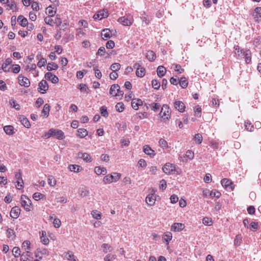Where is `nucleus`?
I'll return each instance as SVG.
<instances>
[{
	"instance_id": "obj_1",
	"label": "nucleus",
	"mask_w": 261,
	"mask_h": 261,
	"mask_svg": "<svg viewBox=\"0 0 261 261\" xmlns=\"http://www.w3.org/2000/svg\"><path fill=\"white\" fill-rule=\"evenodd\" d=\"M120 173H113L112 174H108L103 177V181L105 184L111 183L117 181L120 178Z\"/></svg>"
},
{
	"instance_id": "obj_2",
	"label": "nucleus",
	"mask_w": 261,
	"mask_h": 261,
	"mask_svg": "<svg viewBox=\"0 0 261 261\" xmlns=\"http://www.w3.org/2000/svg\"><path fill=\"white\" fill-rule=\"evenodd\" d=\"M110 94L114 96H122L123 91L120 90V86L118 84H113L110 89Z\"/></svg>"
},
{
	"instance_id": "obj_3",
	"label": "nucleus",
	"mask_w": 261,
	"mask_h": 261,
	"mask_svg": "<svg viewBox=\"0 0 261 261\" xmlns=\"http://www.w3.org/2000/svg\"><path fill=\"white\" fill-rule=\"evenodd\" d=\"M20 201L21 206L23 207L27 211H30V206L32 204L31 200L29 199L27 196L23 195L21 197Z\"/></svg>"
},
{
	"instance_id": "obj_4",
	"label": "nucleus",
	"mask_w": 261,
	"mask_h": 261,
	"mask_svg": "<svg viewBox=\"0 0 261 261\" xmlns=\"http://www.w3.org/2000/svg\"><path fill=\"white\" fill-rule=\"evenodd\" d=\"M162 170L165 173L170 174L176 171V166L174 164L167 163L162 167Z\"/></svg>"
},
{
	"instance_id": "obj_5",
	"label": "nucleus",
	"mask_w": 261,
	"mask_h": 261,
	"mask_svg": "<svg viewBox=\"0 0 261 261\" xmlns=\"http://www.w3.org/2000/svg\"><path fill=\"white\" fill-rule=\"evenodd\" d=\"M134 68H136V74L138 77H142L145 74V69L141 67L140 63H137L134 64Z\"/></svg>"
},
{
	"instance_id": "obj_6",
	"label": "nucleus",
	"mask_w": 261,
	"mask_h": 261,
	"mask_svg": "<svg viewBox=\"0 0 261 261\" xmlns=\"http://www.w3.org/2000/svg\"><path fill=\"white\" fill-rule=\"evenodd\" d=\"M160 115L164 119H168L170 117L169 107L167 105H164L162 107Z\"/></svg>"
},
{
	"instance_id": "obj_7",
	"label": "nucleus",
	"mask_w": 261,
	"mask_h": 261,
	"mask_svg": "<svg viewBox=\"0 0 261 261\" xmlns=\"http://www.w3.org/2000/svg\"><path fill=\"white\" fill-rule=\"evenodd\" d=\"M18 83L21 86L25 87H29L30 85V82L29 80L22 75H19L18 77Z\"/></svg>"
},
{
	"instance_id": "obj_8",
	"label": "nucleus",
	"mask_w": 261,
	"mask_h": 261,
	"mask_svg": "<svg viewBox=\"0 0 261 261\" xmlns=\"http://www.w3.org/2000/svg\"><path fill=\"white\" fill-rule=\"evenodd\" d=\"M38 91L44 94L48 89V85L47 82L45 80H42L39 83Z\"/></svg>"
},
{
	"instance_id": "obj_9",
	"label": "nucleus",
	"mask_w": 261,
	"mask_h": 261,
	"mask_svg": "<svg viewBox=\"0 0 261 261\" xmlns=\"http://www.w3.org/2000/svg\"><path fill=\"white\" fill-rule=\"evenodd\" d=\"M221 184L223 187L225 188H229L231 190H233L234 188V185L233 182L227 178H223L221 181Z\"/></svg>"
},
{
	"instance_id": "obj_10",
	"label": "nucleus",
	"mask_w": 261,
	"mask_h": 261,
	"mask_svg": "<svg viewBox=\"0 0 261 261\" xmlns=\"http://www.w3.org/2000/svg\"><path fill=\"white\" fill-rule=\"evenodd\" d=\"M64 257L65 259L68 261H79L77 257L74 255V253L71 251H68L64 253Z\"/></svg>"
},
{
	"instance_id": "obj_11",
	"label": "nucleus",
	"mask_w": 261,
	"mask_h": 261,
	"mask_svg": "<svg viewBox=\"0 0 261 261\" xmlns=\"http://www.w3.org/2000/svg\"><path fill=\"white\" fill-rule=\"evenodd\" d=\"M45 78L47 80L50 81L53 84H57L59 82L58 77L51 72H47L45 74Z\"/></svg>"
},
{
	"instance_id": "obj_12",
	"label": "nucleus",
	"mask_w": 261,
	"mask_h": 261,
	"mask_svg": "<svg viewBox=\"0 0 261 261\" xmlns=\"http://www.w3.org/2000/svg\"><path fill=\"white\" fill-rule=\"evenodd\" d=\"M108 13L107 11L103 10L102 11H98L97 13L95 14L93 16V18L95 20L99 19L101 20L103 18L108 17Z\"/></svg>"
},
{
	"instance_id": "obj_13",
	"label": "nucleus",
	"mask_w": 261,
	"mask_h": 261,
	"mask_svg": "<svg viewBox=\"0 0 261 261\" xmlns=\"http://www.w3.org/2000/svg\"><path fill=\"white\" fill-rule=\"evenodd\" d=\"M174 106L175 109L180 112H184L186 108L185 104L180 101H175L174 103Z\"/></svg>"
},
{
	"instance_id": "obj_14",
	"label": "nucleus",
	"mask_w": 261,
	"mask_h": 261,
	"mask_svg": "<svg viewBox=\"0 0 261 261\" xmlns=\"http://www.w3.org/2000/svg\"><path fill=\"white\" fill-rule=\"evenodd\" d=\"M20 213V209L18 206H14L10 212V216L13 218H17Z\"/></svg>"
},
{
	"instance_id": "obj_15",
	"label": "nucleus",
	"mask_w": 261,
	"mask_h": 261,
	"mask_svg": "<svg viewBox=\"0 0 261 261\" xmlns=\"http://www.w3.org/2000/svg\"><path fill=\"white\" fill-rule=\"evenodd\" d=\"M32 254L29 251L24 252L20 257L21 261H32Z\"/></svg>"
},
{
	"instance_id": "obj_16",
	"label": "nucleus",
	"mask_w": 261,
	"mask_h": 261,
	"mask_svg": "<svg viewBox=\"0 0 261 261\" xmlns=\"http://www.w3.org/2000/svg\"><path fill=\"white\" fill-rule=\"evenodd\" d=\"M118 21L122 25L125 26L130 25L132 23L130 19H128L127 18H126L125 17H120L118 19Z\"/></svg>"
},
{
	"instance_id": "obj_17",
	"label": "nucleus",
	"mask_w": 261,
	"mask_h": 261,
	"mask_svg": "<svg viewBox=\"0 0 261 261\" xmlns=\"http://www.w3.org/2000/svg\"><path fill=\"white\" fill-rule=\"evenodd\" d=\"M12 62V60L10 58H7L5 62L2 64V66L1 67L2 69H3L5 72H9L10 68L7 69V67L8 65H10Z\"/></svg>"
},
{
	"instance_id": "obj_18",
	"label": "nucleus",
	"mask_w": 261,
	"mask_h": 261,
	"mask_svg": "<svg viewBox=\"0 0 261 261\" xmlns=\"http://www.w3.org/2000/svg\"><path fill=\"white\" fill-rule=\"evenodd\" d=\"M101 35L103 39H105L106 40L111 38L112 34L110 29H105L101 31Z\"/></svg>"
},
{
	"instance_id": "obj_19",
	"label": "nucleus",
	"mask_w": 261,
	"mask_h": 261,
	"mask_svg": "<svg viewBox=\"0 0 261 261\" xmlns=\"http://www.w3.org/2000/svg\"><path fill=\"white\" fill-rule=\"evenodd\" d=\"M155 201V198L153 194H149L146 198V202L149 206L154 205Z\"/></svg>"
},
{
	"instance_id": "obj_20",
	"label": "nucleus",
	"mask_w": 261,
	"mask_h": 261,
	"mask_svg": "<svg viewBox=\"0 0 261 261\" xmlns=\"http://www.w3.org/2000/svg\"><path fill=\"white\" fill-rule=\"evenodd\" d=\"M41 242L44 245H47L49 243V239L46 237V232L45 231L42 230L40 236Z\"/></svg>"
},
{
	"instance_id": "obj_21",
	"label": "nucleus",
	"mask_w": 261,
	"mask_h": 261,
	"mask_svg": "<svg viewBox=\"0 0 261 261\" xmlns=\"http://www.w3.org/2000/svg\"><path fill=\"white\" fill-rule=\"evenodd\" d=\"M94 172L98 175L100 174L105 175L107 173V169L105 167L97 166L95 167Z\"/></svg>"
},
{
	"instance_id": "obj_22",
	"label": "nucleus",
	"mask_w": 261,
	"mask_h": 261,
	"mask_svg": "<svg viewBox=\"0 0 261 261\" xmlns=\"http://www.w3.org/2000/svg\"><path fill=\"white\" fill-rule=\"evenodd\" d=\"M146 58L150 62L153 61L156 58V55L152 50H148L146 55Z\"/></svg>"
},
{
	"instance_id": "obj_23",
	"label": "nucleus",
	"mask_w": 261,
	"mask_h": 261,
	"mask_svg": "<svg viewBox=\"0 0 261 261\" xmlns=\"http://www.w3.org/2000/svg\"><path fill=\"white\" fill-rule=\"evenodd\" d=\"M17 21L19 24L23 27H25L28 24V20L27 18L23 17L22 15H19L17 18Z\"/></svg>"
},
{
	"instance_id": "obj_24",
	"label": "nucleus",
	"mask_w": 261,
	"mask_h": 261,
	"mask_svg": "<svg viewBox=\"0 0 261 261\" xmlns=\"http://www.w3.org/2000/svg\"><path fill=\"white\" fill-rule=\"evenodd\" d=\"M77 136L80 138H83L88 135V132L85 128H79L77 130Z\"/></svg>"
},
{
	"instance_id": "obj_25",
	"label": "nucleus",
	"mask_w": 261,
	"mask_h": 261,
	"mask_svg": "<svg viewBox=\"0 0 261 261\" xmlns=\"http://www.w3.org/2000/svg\"><path fill=\"white\" fill-rule=\"evenodd\" d=\"M157 74L160 77L164 76L166 72V69L163 66H159L157 68Z\"/></svg>"
},
{
	"instance_id": "obj_26",
	"label": "nucleus",
	"mask_w": 261,
	"mask_h": 261,
	"mask_svg": "<svg viewBox=\"0 0 261 261\" xmlns=\"http://www.w3.org/2000/svg\"><path fill=\"white\" fill-rule=\"evenodd\" d=\"M79 156L82 158L86 162H90L91 158L89 154L87 153H79Z\"/></svg>"
},
{
	"instance_id": "obj_27",
	"label": "nucleus",
	"mask_w": 261,
	"mask_h": 261,
	"mask_svg": "<svg viewBox=\"0 0 261 261\" xmlns=\"http://www.w3.org/2000/svg\"><path fill=\"white\" fill-rule=\"evenodd\" d=\"M172 238V234L170 232L167 231L164 233L163 239L166 242L167 244H169L170 241Z\"/></svg>"
},
{
	"instance_id": "obj_28",
	"label": "nucleus",
	"mask_w": 261,
	"mask_h": 261,
	"mask_svg": "<svg viewBox=\"0 0 261 261\" xmlns=\"http://www.w3.org/2000/svg\"><path fill=\"white\" fill-rule=\"evenodd\" d=\"M4 130L6 134L8 135H12L14 133V127L12 125H6L4 126Z\"/></svg>"
},
{
	"instance_id": "obj_29",
	"label": "nucleus",
	"mask_w": 261,
	"mask_h": 261,
	"mask_svg": "<svg viewBox=\"0 0 261 261\" xmlns=\"http://www.w3.org/2000/svg\"><path fill=\"white\" fill-rule=\"evenodd\" d=\"M143 151L145 153L149 155H154V151L152 150L148 145H145L143 147Z\"/></svg>"
},
{
	"instance_id": "obj_30",
	"label": "nucleus",
	"mask_w": 261,
	"mask_h": 261,
	"mask_svg": "<svg viewBox=\"0 0 261 261\" xmlns=\"http://www.w3.org/2000/svg\"><path fill=\"white\" fill-rule=\"evenodd\" d=\"M20 121L21 124L27 128H30L31 126V124L29 120L23 116H21L20 117Z\"/></svg>"
},
{
	"instance_id": "obj_31",
	"label": "nucleus",
	"mask_w": 261,
	"mask_h": 261,
	"mask_svg": "<svg viewBox=\"0 0 261 261\" xmlns=\"http://www.w3.org/2000/svg\"><path fill=\"white\" fill-rule=\"evenodd\" d=\"M241 53H243V51L241 50ZM243 55L245 58V61L247 63H249L251 62V52L249 50H247L245 51H243Z\"/></svg>"
},
{
	"instance_id": "obj_32",
	"label": "nucleus",
	"mask_w": 261,
	"mask_h": 261,
	"mask_svg": "<svg viewBox=\"0 0 261 261\" xmlns=\"http://www.w3.org/2000/svg\"><path fill=\"white\" fill-rule=\"evenodd\" d=\"M50 110V106L49 104L46 103L43 107V109L42 110L41 113L45 117H47L49 115V112Z\"/></svg>"
},
{
	"instance_id": "obj_33",
	"label": "nucleus",
	"mask_w": 261,
	"mask_h": 261,
	"mask_svg": "<svg viewBox=\"0 0 261 261\" xmlns=\"http://www.w3.org/2000/svg\"><path fill=\"white\" fill-rule=\"evenodd\" d=\"M68 168L70 171L76 173L79 172L82 170V167L77 165H70Z\"/></svg>"
},
{
	"instance_id": "obj_34",
	"label": "nucleus",
	"mask_w": 261,
	"mask_h": 261,
	"mask_svg": "<svg viewBox=\"0 0 261 261\" xmlns=\"http://www.w3.org/2000/svg\"><path fill=\"white\" fill-rule=\"evenodd\" d=\"M58 68V65L54 62L48 63L47 66V70L48 71H51L57 70Z\"/></svg>"
},
{
	"instance_id": "obj_35",
	"label": "nucleus",
	"mask_w": 261,
	"mask_h": 261,
	"mask_svg": "<svg viewBox=\"0 0 261 261\" xmlns=\"http://www.w3.org/2000/svg\"><path fill=\"white\" fill-rule=\"evenodd\" d=\"M178 83L182 88H186L188 85V82L186 80V77L184 76L181 77L180 78L179 81L178 82Z\"/></svg>"
},
{
	"instance_id": "obj_36",
	"label": "nucleus",
	"mask_w": 261,
	"mask_h": 261,
	"mask_svg": "<svg viewBox=\"0 0 261 261\" xmlns=\"http://www.w3.org/2000/svg\"><path fill=\"white\" fill-rule=\"evenodd\" d=\"M55 138L58 140H62L65 138L63 132L60 129H56Z\"/></svg>"
},
{
	"instance_id": "obj_37",
	"label": "nucleus",
	"mask_w": 261,
	"mask_h": 261,
	"mask_svg": "<svg viewBox=\"0 0 261 261\" xmlns=\"http://www.w3.org/2000/svg\"><path fill=\"white\" fill-rule=\"evenodd\" d=\"M101 248L105 253L111 252L113 250V248L110 245L105 243L102 244Z\"/></svg>"
},
{
	"instance_id": "obj_38",
	"label": "nucleus",
	"mask_w": 261,
	"mask_h": 261,
	"mask_svg": "<svg viewBox=\"0 0 261 261\" xmlns=\"http://www.w3.org/2000/svg\"><path fill=\"white\" fill-rule=\"evenodd\" d=\"M48 184L51 187H54L56 184V180L52 175H49L47 177Z\"/></svg>"
},
{
	"instance_id": "obj_39",
	"label": "nucleus",
	"mask_w": 261,
	"mask_h": 261,
	"mask_svg": "<svg viewBox=\"0 0 261 261\" xmlns=\"http://www.w3.org/2000/svg\"><path fill=\"white\" fill-rule=\"evenodd\" d=\"M242 237L241 234L237 235L234 240V245L237 246H240L242 242Z\"/></svg>"
},
{
	"instance_id": "obj_40",
	"label": "nucleus",
	"mask_w": 261,
	"mask_h": 261,
	"mask_svg": "<svg viewBox=\"0 0 261 261\" xmlns=\"http://www.w3.org/2000/svg\"><path fill=\"white\" fill-rule=\"evenodd\" d=\"M56 129L50 128V129H49L48 132L46 134H45V137H46L47 138H50L51 137H55L56 134Z\"/></svg>"
},
{
	"instance_id": "obj_41",
	"label": "nucleus",
	"mask_w": 261,
	"mask_h": 261,
	"mask_svg": "<svg viewBox=\"0 0 261 261\" xmlns=\"http://www.w3.org/2000/svg\"><path fill=\"white\" fill-rule=\"evenodd\" d=\"M9 103L13 108L15 109L16 110H19L20 108L19 105L16 103V101L13 99L10 100Z\"/></svg>"
},
{
	"instance_id": "obj_42",
	"label": "nucleus",
	"mask_w": 261,
	"mask_h": 261,
	"mask_svg": "<svg viewBox=\"0 0 261 261\" xmlns=\"http://www.w3.org/2000/svg\"><path fill=\"white\" fill-rule=\"evenodd\" d=\"M7 236L10 239L13 240L15 237L14 229H7Z\"/></svg>"
},
{
	"instance_id": "obj_43",
	"label": "nucleus",
	"mask_w": 261,
	"mask_h": 261,
	"mask_svg": "<svg viewBox=\"0 0 261 261\" xmlns=\"http://www.w3.org/2000/svg\"><path fill=\"white\" fill-rule=\"evenodd\" d=\"M30 245L31 243L29 241H25L22 244V248L26 250V251H29L31 249Z\"/></svg>"
},
{
	"instance_id": "obj_44",
	"label": "nucleus",
	"mask_w": 261,
	"mask_h": 261,
	"mask_svg": "<svg viewBox=\"0 0 261 261\" xmlns=\"http://www.w3.org/2000/svg\"><path fill=\"white\" fill-rule=\"evenodd\" d=\"M91 215L96 220H99L101 218V213L97 210L92 211Z\"/></svg>"
},
{
	"instance_id": "obj_45",
	"label": "nucleus",
	"mask_w": 261,
	"mask_h": 261,
	"mask_svg": "<svg viewBox=\"0 0 261 261\" xmlns=\"http://www.w3.org/2000/svg\"><path fill=\"white\" fill-rule=\"evenodd\" d=\"M245 128L248 131L252 132L253 130L254 126L251 124V123L249 121L245 122Z\"/></svg>"
},
{
	"instance_id": "obj_46",
	"label": "nucleus",
	"mask_w": 261,
	"mask_h": 261,
	"mask_svg": "<svg viewBox=\"0 0 261 261\" xmlns=\"http://www.w3.org/2000/svg\"><path fill=\"white\" fill-rule=\"evenodd\" d=\"M45 196L39 192L35 193L33 195V198L36 201L42 199Z\"/></svg>"
},
{
	"instance_id": "obj_47",
	"label": "nucleus",
	"mask_w": 261,
	"mask_h": 261,
	"mask_svg": "<svg viewBox=\"0 0 261 261\" xmlns=\"http://www.w3.org/2000/svg\"><path fill=\"white\" fill-rule=\"evenodd\" d=\"M116 110L117 111L119 112H122L124 109V105L122 102H120L117 103L115 106Z\"/></svg>"
},
{
	"instance_id": "obj_48",
	"label": "nucleus",
	"mask_w": 261,
	"mask_h": 261,
	"mask_svg": "<svg viewBox=\"0 0 261 261\" xmlns=\"http://www.w3.org/2000/svg\"><path fill=\"white\" fill-rule=\"evenodd\" d=\"M116 258V255L115 254H108L104 257V261H113Z\"/></svg>"
},
{
	"instance_id": "obj_49",
	"label": "nucleus",
	"mask_w": 261,
	"mask_h": 261,
	"mask_svg": "<svg viewBox=\"0 0 261 261\" xmlns=\"http://www.w3.org/2000/svg\"><path fill=\"white\" fill-rule=\"evenodd\" d=\"M202 222L205 225L211 226L212 224V220L210 218L205 217L202 220Z\"/></svg>"
},
{
	"instance_id": "obj_50",
	"label": "nucleus",
	"mask_w": 261,
	"mask_h": 261,
	"mask_svg": "<svg viewBox=\"0 0 261 261\" xmlns=\"http://www.w3.org/2000/svg\"><path fill=\"white\" fill-rule=\"evenodd\" d=\"M100 112L101 115L103 117H108V112L107 110V108L105 106H102L100 108Z\"/></svg>"
},
{
	"instance_id": "obj_51",
	"label": "nucleus",
	"mask_w": 261,
	"mask_h": 261,
	"mask_svg": "<svg viewBox=\"0 0 261 261\" xmlns=\"http://www.w3.org/2000/svg\"><path fill=\"white\" fill-rule=\"evenodd\" d=\"M120 66H121L119 63H115L113 64L111 66L110 68L113 71H116L120 69Z\"/></svg>"
},
{
	"instance_id": "obj_52",
	"label": "nucleus",
	"mask_w": 261,
	"mask_h": 261,
	"mask_svg": "<svg viewBox=\"0 0 261 261\" xmlns=\"http://www.w3.org/2000/svg\"><path fill=\"white\" fill-rule=\"evenodd\" d=\"M13 253L15 257H18L20 255V250L17 247H14L12 250Z\"/></svg>"
},
{
	"instance_id": "obj_53",
	"label": "nucleus",
	"mask_w": 261,
	"mask_h": 261,
	"mask_svg": "<svg viewBox=\"0 0 261 261\" xmlns=\"http://www.w3.org/2000/svg\"><path fill=\"white\" fill-rule=\"evenodd\" d=\"M89 193V191L86 190L85 188H82L80 189V195L82 197L87 196Z\"/></svg>"
},
{
	"instance_id": "obj_54",
	"label": "nucleus",
	"mask_w": 261,
	"mask_h": 261,
	"mask_svg": "<svg viewBox=\"0 0 261 261\" xmlns=\"http://www.w3.org/2000/svg\"><path fill=\"white\" fill-rule=\"evenodd\" d=\"M195 140L197 143L200 144L202 141V137L200 134H196L194 137Z\"/></svg>"
},
{
	"instance_id": "obj_55",
	"label": "nucleus",
	"mask_w": 261,
	"mask_h": 261,
	"mask_svg": "<svg viewBox=\"0 0 261 261\" xmlns=\"http://www.w3.org/2000/svg\"><path fill=\"white\" fill-rule=\"evenodd\" d=\"M181 227L184 228L185 226L184 224L181 223H174L171 226V228H180Z\"/></svg>"
},
{
	"instance_id": "obj_56",
	"label": "nucleus",
	"mask_w": 261,
	"mask_h": 261,
	"mask_svg": "<svg viewBox=\"0 0 261 261\" xmlns=\"http://www.w3.org/2000/svg\"><path fill=\"white\" fill-rule=\"evenodd\" d=\"M152 86L154 89L158 90L160 87V83L156 80H153L152 81Z\"/></svg>"
},
{
	"instance_id": "obj_57",
	"label": "nucleus",
	"mask_w": 261,
	"mask_h": 261,
	"mask_svg": "<svg viewBox=\"0 0 261 261\" xmlns=\"http://www.w3.org/2000/svg\"><path fill=\"white\" fill-rule=\"evenodd\" d=\"M159 143L160 147H161L163 148H165L168 147L167 142L163 139H161Z\"/></svg>"
},
{
	"instance_id": "obj_58",
	"label": "nucleus",
	"mask_w": 261,
	"mask_h": 261,
	"mask_svg": "<svg viewBox=\"0 0 261 261\" xmlns=\"http://www.w3.org/2000/svg\"><path fill=\"white\" fill-rule=\"evenodd\" d=\"M79 89L81 91H85L87 93L89 92V89L85 84H81L79 85Z\"/></svg>"
},
{
	"instance_id": "obj_59",
	"label": "nucleus",
	"mask_w": 261,
	"mask_h": 261,
	"mask_svg": "<svg viewBox=\"0 0 261 261\" xmlns=\"http://www.w3.org/2000/svg\"><path fill=\"white\" fill-rule=\"evenodd\" d=\"M45 22L50 26H53L54 24V20L49 17H46L44 18Z\"/></svg>"
},
{
	"instance_id": "obj_60",
	"label": "nucleus",
	"mask_w": 261,
	"mask_h": 261,
	"mask_svg": "<svg viewBox=\"0 0 261 261\" xmlns=\"http://www.w3.org/2000/svg\"><path fill=\"white\" fill-rule=\"evenodd\" d=\"M7 9L8 10L13 9L14 7H16V4L15 1L13 0L11 1L10 2L7 4Z\"/></svg>"
},
{
	"instance_id": "obj_61",
	"label": "nucleus",
	"mask_w": 261,
	"mask_h": 261,
	"mask_svg": "<svg viewBox=\"0 0 261 261\" xmlns=\"http://www.w3.org/2000/svg\"><path fill=\"white\" fill-rule=\"evenodd\" d=\"M46 63V60L45 59L43 58H41L40 59L39 61H38L37 63V66L39 67H42V66H44Z\"/></svg>"
},
{
	"instance_id": "obj_62",
	"label": "nucleus",
	"mask_w": 261,
	"mask_h": 261,
	"mask_svg": "<svg viewBox=\"0 0 261 261\" xmlns=\"http://www.w3.org/2000/svg\"><path fill=\"white\" fill-rule=\"evenodd\" d=\"M160 105L158 103L153 102L151 104V110L155 112L159 110L160 109Z\"/></svg>"
},
{
	"instance_id": "obj_63",
	"label": "nucleus",
	"mask_w": 261,
	"mask_h": 261,
	"mask_svg": "<svg viewBox=\"0 0 261 261\" xmlns=\"http://www.w3.org/2000/svg\"><path fill=\"white\" fill-rule=\"evenodd\" d=\"M53 224L56 228H58L61 225V221L57 218H55L53 221Z\"/></svg>"
},
{
	"instance_id": "obj_64",
	"label": "nucleus",
	"mask_w": 261,
	"mask_h": 261,
	"mask_svg": "<svg viewBox=\"0 0 261 261\" xmlns=\"http://www.w3.org/2000/svg\"><path fill=\"white\" fill-rule=\"evenodd\" d=\"M210 195L212 197L219 198L221 196V193L216 191H212L210 193Z\"/></svg>"
}]
</instances>
